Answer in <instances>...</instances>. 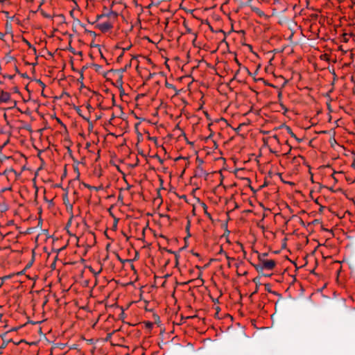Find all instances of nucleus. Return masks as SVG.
<instances>
[{
	"label": "nucleus",
	"mask_w": 355,
	"mask_h": 355,
	"mask_svg": "<svg viewBox=\"0 0 355 355\" xmlns=\"http://www.w3.org/2000/svg\"><path fill=\"white\" fill-rule=\"evenodd\" d=\"M100 189H101V187H96L92 186V189H89L90 190L98 191Z\"/></svg>",
	"instance_id": "423d86ee"
},
{
	"label": "nucleus",
	"mask_w": 355,
	"mask_h": 355,
	"mask_svg": "<svg viewBox=\"0 0 355 355\" xmlns=\"http://www.w3.org/2000/svg\"><path fill=\"white\" fill-rule=\"evenodd\" d=\"M266 253L259 255L258 263L254 265V268L258 272H261L263 270H272L275 267V261L266 259Z\"/></svg>",
	"instance_id": "f257e3e1"
},
{
	"label": "nucleus",
	"mask_w": 355,
	"mask_h": 355,
	"mask_svg": "<svg viewBox=\"0 0 355 355\" xmlns=\"http://www.w3.org/2000/svg\"><path fill=\"white\" fill-rule=\"evenodd\" d=\"M349 36L347 33H344L343 35V42H348Z\"/></svg>",
	"instance_id": "7ed1b4c3"
},
{
	"label": "nucleus",
	"mask_w": 355,
	"mask_h": 355,
	"mask_svg": "<svg viewBox=\"0 0 355 355\" xmlns=\"http://www.w3.org/2000/svg\"><path fill=\"white\" fill-rule=\"evenodd\" d=\"M187 28V33H192V31L190 28H188V27H186Z\"/></svg>",
	"instance_id": "6e6552de"
},
{
	"label": "nucleus",
	"mask_w": 355,
	"mask_h": 355,
	"mask_svg": "<svg viewBox=\"0 0 355 355\" xmlns=\"http://www.w3.org/2000/svg\"><path fill=\"white\" fill-rule=\"evenodd\" d=\"M101 270H102V269L101 268L98 272H94V275L96 276V275H99L101 273Z\"/></svg>",
	"instance_id": "1a4fd4ad"
},
{
	"label": "nucleus",
	"mask_w": 355,
	"mask_h": 355,
	"mask_svg": "<svg viewBox=\"0 0 355 355\" xmlns=\"http://www.w3.org/2000/svg\"><path fill=\"white\" fill-rule=\"evenodd\" d=\"M96 26L101 31L107 32L112 28V24L110 21H105L98 23Z\"/></svg>",
	"instance_id": "f03ea898"
},
{
	"label": "nucleus",
	"mask_w": 355,
	"mask_h": 355,
	"mask_svg": "<svg viewBox=\"0 0 355 355\" xmlns=\"http://www.w3.org/2000/svg\"><path fill=\"white\" fill-rule=\"evenodd\" d=\"M81 186H82V187H85V188H87V189H92V186H91V185H89V184H87V183H85V182H83V183L81 184Z\"/></svg>",
	"instance_id": "20e7f679"
},
{
	"label": "nucleus",
	"mask_w": 355,
	"mask_h": 355,
	"mask_svg": "<svg viewBox=\"0 0 355 355\" xmlns=\"http://www.w3.org/2000/svg\"><path fill=\"white\" fill-rule=\"evenodd\" d=\"M288 132L291 134V135L293 137H295V134L291 131L290 128H288Z\"/></svg>",
	"instance_id": "0eeeda50"
},
{
	"label": "nucleus",
	"mask_w": 355,
	"mask_h": 355,
	"mask_svg": "<svg viewBox=\"0 0 355 355\" xmlns=\"http://www.w3.org/2000/svg\"><path fill=\"white\" fill-rule=\"evenodd\" d=\"M43 15L46 17H49V15H47V14H44Z\"/></svg>",
	"instance_id": "f8f14e48"
},
{
	"label": "nucleus",
	"mask_w": 355,
	"mask_h": 355,
	"mask_svg": "<svg viewBox=\"0 0 355 355\" xmlns=\"http://www.w3.org/2000/svg\"><path fill=\"white\" fill-rule=\"evenodd\" d=\"M207 208V205H206L205 204H204L205 213V214H206L209 217H210V216H211V215H210L209 213H207V211H206Z\"/></svg>",
	"instance_id": "39448f33"
},
{
	"label": "nucleus",
	"mask_w": 355,
	"mask_h": 355,
	"mask_svg": "<svg viewBox=\"0 0 355 355\" xmlns=\"http://www.w3.org/2000/svg\"><path fill=\"white\" fill-rule=\"evenodd\" d=\"M4 96V94H3ZM5 96H6V98L4 99L5 101H6L8 98V94H5Z\"/></svg>",
	"instance_id": "9b49d317"
},
{
	"label": "nucleus",
	"mask_w": 355,
	"mask_h": 355,
	"mask_svg": "<svg viewBox=\"0 0 355 355\" xmlns=\"http://www.w3.org/2000/svg\"><path fill=\"white\" fill-rule=\"evenodd\" d=\"M26 43L27 44V45H28V46H29L30 48H31V47H32V46H31V44H30V42H28V41H26Z\"/></svg>",
	"instance_id": "9d476101"
}]
</instances>
